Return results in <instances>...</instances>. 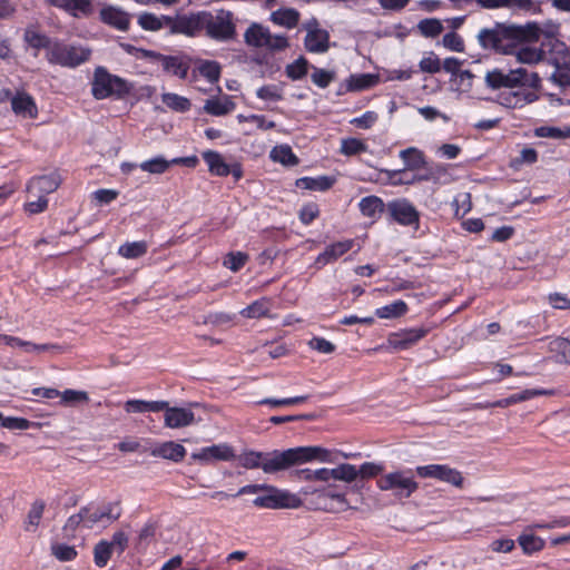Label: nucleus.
Wrapping results in <instances>:
<instances>
[{"label":"nucleus","mask_w":570,"mask_h":570,"mask_svg":"<svg viewBox=\"0 0 570 570\" xmlns=\"http://www.w3.org/2000/svg\"><path fill=\"white\" fill-rule=\"evenodd\" d=\"M534 26L497 22L491 28H483L478 33L479 45L485 50L509 55L515 45L524 43V39L535 38Z\"/></svg>","instance_id":"f257e3e1"},{"label":"nucleus","mask_w":570,"mask_h":570,"mask_svg":"<svg viewBox=\"0 0 570 570\" xmlns=\"http://www.w3.org/2000/svg\"><path fill=\"white\" fill-rule=\"evenodd\" d=\"M328 451L318 446L295 448L286 451H274L264 453L265 473H276L291 468L301 462H307L314 459L327 461Z\"/></svg>","instance_id":"f03ea898"},{"label":"nucleus","mask_w":570,"mask_h":570,"mask_svg":"<svg viewBox=\"0 0 570 570\" xmlns=\"http://www.w3.org/2000/svg\"><path fill=\"white\" fill-rule=\"evenodd\" d=\"M91 49L81 45L53 41L46 53L49 63L76 68L90 59Z\"/></svg>","instance_id":"7ed1b4c3"},{"label":"nucleus","mask_w":570,"mask_h":570,"mask_svg":"<svg viewBox=\"0 0 570 570\" xmlns=\"http://www.w3.org/2000/svg\"><path fill=\"white\" fill-rule=\"evenodd\" d=\"M376 487L381 491H391L395 498L407 499L419 489V483L412 470L407 469L382 474L376 481Z\"/></svg>","instance_id":"20e7f679"},{"label":"nucleus","mask_w":570,"mask_h":570,"mask_svg":"<svg viewBox=\"0 0 570 570\" xmlns=\"http://www.w3.org/2000/svg\"><path fill=\"white\" fill-rule=\"evenodd\" d=\"M131 87L122 78L111 75L104 67H97L91 82V94L98 99H106L111 96L124 97L129 94Z\"/></svg>","instance_id":"39448f33"},{"label":"nucleus","mask_w":570,"mask_h":570,"mask_svg":"<svg viewBox=\"0 0 570 570\" xmlns=\"http://www.w3.org/2000/svg\"><path fill=\"white\" fill-rule=\"evenodd\" d=\"M218 41H228L234 39L236 28L233 22V13L230 11L219 10L216 14L202 11V31Z\"/></svg>","instance_id":"423d86ee"},{"label":"nucleus","mask_w":570,"mask_h":570,"mask_svg":"<svg viewBox=\"0 0 570 570\" xmlns=\"http://www.w3.org/2000/svg\"><path fill=\"white\" fill-rule=\"evenodd\" d=\"M244 40L249 47L266 48L271 51H281L289 46L285 35H272L268 28L256 22L247 28Z\"/></svg>","instance_id":"0eeeda50"},{"label":"nucleus","mask_w":570,"mask_h":570,"mask_svg":"<svg viewBox=\"0 0 570 570\" xmlns=\"http://www.w3.org/2000/svg\"><path fill=\"white\" fill-rule=\"evenodd\" d=\"M253 504L257 508L277 510L297 509L303 502L297 494L267 484L264 492L254 499Z\"/></svg>","instance_id":"6e6552de"},{"label":"nucleus","mask_w":570,"mask_h":570,"mask_svg":"<svg viewBox=\"0 0 570 570\" xmlns=\"http://www.w3.org/2000/svg\"><path fill=\"white\" fill-rule=\"evenodd\" d=\"M527 76L528 71L524 68L510 69L508 72L495 68L485 73L484 81L487 87L493 90L514 89L524 86Z\"/></svg>","instance_id":"1a4fd4ad"},{"label":"nucleus","mask_w":570,"mask_h":570,"mask_svg":"<svg viewBox=\"0 0 570 570\" xmlns=\"http://www.w3.org/2000/svg\"><path fill=\"white\" fill-rule=\"evenodd\" d=\"M415 472L420 478L435 479L455 488L463 487L464 478L462 473L448 464L419 465L416 466Z\"/></svg>","instance_id":"9d476101"},{"label":"nucleus","mask_w":570,"mask_h":570,"mask_svg":"<svg viewBox=\"0 0 570 570\" xmlns=\"http://www.w3.org/2000/svg\"><path fill=\"white\" fill-rule=\"evenodd\" d=\"M167 26L170 35L196 37L202 32V11L169 16Z\"/></svg>","instance_id":"9b49d317"},{"label":"nucleus","mask_w":570,"mask_h":570,"mask_svg":"<svg viewBox=\"0 0 570 570\" xmlns=\"http://www.w3.org/2000/svg\"><path fill=\"white\" fill-rule=\"evenodd\" d=\"M311 494L312 504L317 510L327 512H343L350 509L345 495L335 493L330 489L315 490Z\"/></svg>","instance_id":"f8f14e48"},{"label":"nucleus","mask_w":570,"mask_h":570,"mask_svg":"<svg viewBox=\"0 0 570 570\" xmlns=\"http://www.w3.org/2000/svg\"><path fill=\"white\" fill-rule=\"evenodd\" d=\"M305 49L312 53H325L330 49V33L318 28L316 20L306 24Z\"/></svg>","instance_id":"ddd939ff"},{"label":"nucleus","mask_w":570,"mask_h":570,"mask_svg":"<svg viewBox=\"0 0 570 570\" xmlns=\"http://www.w3.org/2000/svg\"><path fill=\"white\" fill-rule=\"evenodd\" d=\"M191 459L205 464L214 461H230L236 459L234 449L226 444H214L207 448L200 449L198 452L191 454Z\"/></svg>","instance_id":"4468645a"},{"label":"nucleus","mask_w":570,"mask_h":570,"mask_svg":"<svg viewBox=\"0 0 570 570\" xmlns=\"http://www.w3.org/2000/svg\"><path fill=\"white\" fill-rule=\"evenodd\" d=\"M387 209L391 217L401 225L411 226L419 224V213L407 200H394L389 203Z\"/></svg>","instance_id":"2eb2a0df"},{"label":"nucleus","mask_w":570,"mask_h":570,"mask_svg":"<svg viewBox=\"0 0 570 570\" xmlns=\"http://www.w3.org/2000/svg\"><path fill=\"white\" fill-rule=\"evenodd\" d=\"M49 6L61 9L73 18L89 17L94 11L92 0H43Z\"/></svg>","instance_id":"dca6fc26"},{"label":"nucleus","mask_w":570,"mask_h":570,"mask_svg":"<svg viewBox=\"0 0 570 570\" xmlns=\"http://www.w3.org/2000/svg\"><path fill=\"white\" fill-rule=\"evenodd\" d=\"M428 334V330L424 327L404 330L397 333H393L389 337V344L394 350H405L417 343Z\"/></svg>","instance_id":"f3484780"},{"label":"nucleus","mask_w":570,"mask_h":570,"mask_svg":"<svg viewBox=\"0 0 570 570\" xmlns=\"http://www.w3.org/2000/svg\"><path fill=\"white\" fill-rule=\"evenodd\" d=\"M164 411V423L166 428L180 429L188 426L195 422V414L188 409L170 407L168 404L167 409H165Z\"/></svg>","instance_id":"a211bd4d"},{"label":"nucleus","mask_w":570,"mask_h":570,"mask_svg":"<svg viewBox=\"0 0 570 570\" xmlns=\"http://www.w3.org/2000/svg\"><path fill=\"white\" fill-rule=\"evenodd\" d=\"M151 56L161 65L164 71L180 79H185L187 77L189 62L184 58L177 56H165L155 52H153Z\"/></svg>","instance_id":"6ab92c4d"},{"label":"nucleus","mask_w":570,"mask_h":570,"mask_svg":"<svg viewBox=\"0 0 570 570\" xmlns=\"http://www.w3.org/2000/svg\"><path fill=\"white\" fill-rule=\"evenodd\" d=\"M354 246L353 239H344L333 244H330L325 247L324 252H322L315 261V264L318 266H325L330 263L337 261L340 257L345 255L348 250H351Z\"/></svg>","instance_id":"aec40b11"},{"label":"nucleus","mask_w":570,"mask_h":570,"mask_svg":"<svg viewBox=\"0 0 570 570\" xmlns=\"http://www.w3.org/2000/svg\"><path fill=\"white\" fill-rule=\"evenodd\" d=\"M82 514L85 517V527L94 528L95 524L106 521L108 524L116 521L120 513H114V507L108 504L104 508L91 509L88 507H83Z\"/></svg>","instance_id":"412c9836"},{"label":"nucleus","mask_w":570,"mask_h":570,"mask_svg":"<svg viewBox=\"0 0 570 570\" xmlns=\"http://www.w3.org/2000/svg\"><path fill=\"white\" fill-rule=\"evenodd\" d=\"M195 163L196 158H174L173 160H167L163 156H157L155 158L142 161L139 165V168L142 171H147L149 174L160 175L167 171L173 164L195 165Z\"/></svg>","instance_id":"4be33fe9"},{"label":"nucleus","mask_w":570,"mask_h":570,"mask_svg":"<svg viewBox=\"0 0 570 570\" xmlns=\"http://www.w3.org/2000/svg\"><path fill=\"white\" fill-rule=\"evenodd\" d=\"M509 55L514 56L519 63L531 66L543 61L546 58V52L542 48L533 47L529 43L515 45V48Z\"/></svg>","instance_id":"5701e85b"},{"label":"nucleus","mask_w":570,"mask_h":570,"mask_svg":"<svg viewBox=\"0 0 570 570\" xmlns=\"http://www.w3.org/2000/svg\"><path fill=\"white\" fill-rule=\"evenodd\" d=\"M99 14L104 23L109 24L120 31H125L129 27V14L120 8L106 6L100 10Z\"/></svg>","instance_id":"b1692460"},{"label":"nucleus","mask_w":570,"mask_h":570,"mask_svg":"<svg viewBox=\"0 0 570 570\" xmlns=\"http://www.w3.org/2000/svg\"><path fill=\"white\" fill-rule=\"evenodd\" d=\"M150 454L156 458L180 462L186 455V449L174 441H166L155 445L150 450Z\"/></svg>","instance_id":"393cba45"},{"label":"nucleus","mask_w":570,"mask_h":570,"mask_svg":"<svg viewBox=\"0 0 570 570\" xmlns=\"http://www.w3.org/2000/svg\"><path fill=\"white\" fill-rule=\"evenodd\" d=\"M61 184V177L57 173L32 178L28 184L30 193H38L46 196L53 193Z\"/></svg>","instance_id":"a878e982"},{"label":"nucleus","mask_w":570,"mask_h":570,"mask_svg":"<svg viewBox=\"0 0 570 570\" xmlns=\"http://www.w3.org/2000/svg\"><path fill=\"white\" fill-rule=\"evenodd\" d=\"M553 394H554L553 390H540V389L524 390L520 393L512 394L509 397L498 400V401L489 404V406L508 407L515 403L524 402V401H528V400L533 399L539 395H553ZM478 407H482V406L478 405ZM484 407H488V405H485Z\"/></svg>","instance_id":"bb28decb"},{"label":"nucleus","mask_w":570,"mask_h":570,"mask_svg":"<svg viewBox=\"0 0 570 570\" xmlns=\"http://www.w3.org/2000/svg\"><path fill=\"white\" fill-rule=\"evenodd\" d=\"M167 405V401L128 400L124 407L127 413H146L164 411Z\"/></svg>","instance_id":"cd10ccee"},{"label":"nucleus","mask_w":570,"mask_h":570,"mask_svg":"<svg viewBox=\"0 0 570 570\" xmlns=\"http://www.w3.org/2000/svg\"><path fill=\"white\" fill-rule=\"evenodd\" d=\"M384 203L377 196H366L358 203V208L364 217L377 220L384 212Z\"/></svg>","instance_id":"c85d7f7f"},{"label":"nucleus","mask_w":570,"mask_h":570,"mask_svg":"<svg viewBox=\"0 0 570 570\" xmlns=\"http://www.w3.org/2000/svg\"><path fill=\"white\" fill-rule=\"evenodd\" d=\"M538 98L539 97L534 91L515 90L502 97V105L508 108H522L528 104L537 101Z\"/></svg>","instance_id":"c756f323"},{"label":"nucleus","mask_w":570,"mask_h":570,"mask_svg":"<svg viewBox=\"0 0 570 570\" xmlns=\"http://www.w3.org/2000/svg\"><path fill=\"white\" fill-rule=\"evenodd\" d=\"M299 12L294 8H282L271 13V21L277 26L293 29L298 24Z\"/></svg>","instance_id":"7c9ffc66"},{"label":"nucleus","mask_w":570,"mask_h":570,"mask_svg":"<svg viewBox=\"0 0 570 570\" xmlns=\"http://www.w3.org/2000/svg\"><path fill=\"white\" fill-rule=\"evenodd\" d=\"M236 105L233 99L228 96L224 98H210L207 99L204 105V110L213 116H224L235 109Z\"/></svg>","instance_id":"2f4dec72"},{"label":"nucleus","mask_w":570,"mask_h":570,"mask_svg":"<svg viewBox=\"0 0 570 570\" xmlns=\"http://www.w3.org/2000/svg\"><path fill=\"white\" fill-rule=\"evenodd\" d=\"M11 107L17 115L29 118H35L37 116V107L29 95L19 94L14 96L11 100Z\"/></svg>","instance_id":"473e14b6"},{"label":"nucleus","mask_w":570,"mask_h":570,"mask_svg":"<svg viewBox=\"0 0 570 570\" xmlns=\"http://www.w3.org/2000/svg\"><path fill=\"white\" fill-rule=\"evenodd\" d=\"M518 543L525 554L539 552L546 546V541L542 538L535 535L533 532L528 531L527 529H524V531L519 535Z\"/></svg>","instance_id":"72a5a7b5"},{"label":"nucleus","mask_w":570,"mask_h":570,"mask_svg":"<svg viewBox=\"0 0 570 570\" xmlns=\"http://www.w3.org/2000/svg\"><path fill=\"white\" fill-rule=\"evenodd\" d=\"M169 16H157L151 12H144L138 17V24L147 31H159L163 29L168 30Z\"/></svg>","instance_id":"f704fd0d"},{"label":"nucleus","mask_w":570,"mask_h":570,"mask_svg":"<svg viewBox=\"0 0 570 570\" xmlns=\"http://www.w3.org/2000/svg\"><path fill=\"white\" fill-rule=\"evenodd\" d=\"M334 183L335 179L327 176L302 177L296 180V186L301 189L324 191L330 189Z\"/></svg>","instance_id":"c9c22d12"},{"label":"nucleus","mask_w":570,"mask_h":570,"mask_svg":"<svg viewBox=\"0 0 570 570\" xmlns=\"http://www.w3.org/2000/svg\"><path fill=\"white\" fill-rule=\"evenodd\" d=\"M203 158L212 174L217 176H227L230 173L229 166L225 163L219 153L208 150L203 153Z\"/></svg>","instance_id":"e433bc0d"},{"label":"nucleus","mask_w":570,"mask_h":570,"mask_svg":"<svg viewBox=\"0 0 570 570\" xmlns=\"http://www.w3.org/2000/svg\"><path fill=\"white\" fill-rule=\"evenodd\" d=\"M377 77L371 73L352 75L346 79V91H360L373 87Z\"/></svg>","instance_id":"4c0bfd02"},{"label":"nucleus","mask_w":570,"mask_h":570,"mask_svg":"<svg viewBox=\"0 0 570 570\" xmlns=\"http://www.w3.org/2000/svg\"><path fill=\"white\" fill-rule=\"evenodd\" d=\"M400 158L404 161L405 169H419L426 164L423 151L415 147L401 150Z\"/></svg>","instance_id":"58836bf2"},{"label":"nucleus","mask_w":570,"mask_h":570,"mask_svg":"<svg viewBox=\"0 0 570 570\" xmlns=\"http://www.w3.org/2000/svg\"><path fill=\"white\" fill-rule=\"evenodd\" d=\"M269 157L273 161L279 163L284 166H295L298 164V158L288 145L275 146L271 150Z\"/></svg>","instance_id":"ea45409f"},{"label":"nucleus","mask_w":570,"mask_h":570,"mask_svg":"<svg viewBox=\"0 0 570 570\" xmlns=\"http://www.w3.org/2000/svg\"><path fill=\"white\" fill-rule=\"evenodd\" d=\"M271 307L272 304L268 298H261L243 308L240 315L247 318H261L268 315Z\"/></svg>","instance_id":"a19ab883"},{"label":"nucleus","mask_w":570,"mask_h":570,"mask_svg":"<svg viewBox=\"0 0 570 570\" xmlns=\"http://www.w3.org/2000/svg\"><path fill=\"white\" fill-rule=\"evenodd\" d=\"M148 246L145 240L125 243L118 248V254L127 259L139 258L147 253Z\"/></svg>","instance_id":"79ce46f5"},{"label":"nucleus","mask_w":570,"mask_h":570,"mask_svg":"<svg viewBox=\"0 0 570 570\" xmlns=\"http://www.w3.org/2000/svg\"><path fill=\"white\" fill-rule=\"evenodd\" d=\"M407 312V305L404 301H394L393 303L382 306L375 311L380 318H396Z\"/></svg>","instance_id":"37998d69"},{"label":"nucleus","mask_w":570,"mask_h":570,"mask_svg":"<svg viewBox=\"0 0 570 570\" xmlns=\"http://www.w3.org/2000/svg\"><path fill=\"white\" fill-rule=\"evenodd\" d=\"M45 502L36 500L28 512L27 520L24 523L26 531L33 532L38 528L40 520L45 511Z\"/></svg>","instance_id":"c03bdc74"},{"label":"nucleus","mask_w":570,"mask_h":570,"mask_svg":"<svg viewBox=\"0 0 570 570\" xmlns=\"http://www.w3.org/2000/svg\"><path fill=\"white\" fill-rule=\"evenodd\" d=\"M161 101L171 110L185 112L190 109V101L186 97L173 92H166L161 96Z\"/></svg>","instance_id":"a18cd8bd"},{"label":"nucleus","mask_w":570,"mask_h":570,"mask_svg":"<svg viewBox=\"0 0 570 570\" xmlns=\"http://www.w3.org/2000/svg\"><path fill=\"white\" fill-rule=\"evenodd\" d=\"M505 9L512 13H539L541 11L540 3L534 0H507Z\"/></svg>","instance_id":"49530a36"},{"label":"nucleus","mask_w":570,"mask_h":570,"mask_svg":"<svg viewBox=\"0 0 570 570\" xmlns=\"http://www.w3.org/2000/svg\"><path fill=\"white\" fill-rule=\"evenodd\" d=\"M417 30L425 38H435L443 31L442 22L436 18H426L417 23Z\"/></svg>","instance_id":"de8ad7c7"},{"label":"nucleus","mask_w":570,"mask_h":570,"mask_svg":"<svg viewBox=\"0 0 570 570\" xmlns=\"http://www.w3.org/2000/svg\"><path fill=\"white\" fill-rule=\"evenodd\" d=\"M332 479L351 483L358 476V471L355 465L343 463L334 469H331Z\"/></svg>","instance_id":"09e8293b"},{"label":"nucleus","mask_w":570,"mask_h":570,"mask_svg":"<svg viewBox=\"0 0 570 570\" xmlns=\"http://www.w3.org/2000/svg\"><path fill=\"white\" fill-rule=\"evenodd\" d=\"M237 460L245 469H264V452L246 451L238 455Z\"/></svg>","instance_id":"8fccbe9b"},{"label":"nucleus","mask_w":570,"mask_h":570,"mask_svg":"<svg viewBox=\"0 0 570 570\" xmlns=\"http://www.w3.org/2000/svg\"><path fill=\"white\" fill-rule=\"evenodd\" d=\"M523 26H534L535 27V38L533 39H524V43H532L539 41L541 36L546 38H554L559 32V27L554 23H544L540 24L538 22H527Z\"/></svg>","instance_id":"3c124183"},{"label":"nucleus","mask_w":570,"mask_h":570,"mask_svg":"<svg viewBox=\"0 0 570 570\" xmlns=\"http://www.w3.org/2000/svg\"><path fill=\"white\" fill-rule=\"evenodd\" d=\"M550 350L558 355V362L570 363V341L563 337H558L550 343Z\"/></svg>","instance_id":"603ef678"},{"label":"nucleus","mask_w":570,"mask_h":570,"mask_svg":"<svg viewBox=\"0 0 570 570\" xmlns=\"http://www.w3.org/2000/svg\"><path fill=\"white\" fill-rule=\"evenodd\" d=\"M112 550L110 548V544L107 540L99 541L95 548H94V561L95 564L99 568H104L110 557H111Z\"/></svg>","instance_id":"864d4df0"},{"label":"nucleus","mask_w":570,"mask_h":570,"mask_svg":"<svg viewBox=\"0 0 570 570\" xmlns=\"http://www.w3.org/2000/svg\"><path fill=\"white\" fill-rule=\"evenodd\" d=\"M308 69V61L304 57H299L294 62L286 66V76L292 80H299L306 73Z\"/></svg>","instance_id":"5fc2aeb1"},{"label":"nucleus","mask_w":570,"mask_h":570,"mask_svg":"<svg viewBox=\"0 0 570 570\" xmlns=\"http://www.w3.org/2000/svg\"><path fill=\"white\" fill-rule=\"evenodd\" d=\"M336 77L335 71L313 67L311 80L320 88H326Z\"/></svg>","instance_id":"6e6d98bb"},{"label":"nucleus","mask_w":570,"mask_h":570,"mask_svg":"<svg viewBox=\"0 0 570 570\" xmlns=\"http://www.w3.org/2000/svg\"><path fill=\"white\" fill-rule=\"evenodd\" d=\"M249 259L248 255L243 252H230L224 258V266L232 272H238Z\"/></svg>","instance_id":"4d7b16f0"},{"label":"nucleus","mask_w":570,"mask_h":570,"mask_svg":"<svg viewBox=\"0 0 570 570\" xmlns=\"http://www.w3.org/2000/svg\"><path fill=\"white\" fill-rule=\"evenodd\" d=\"M367 146L357 138H346L341 142L340 151L345 156H354L360 153L366 151Z\"/></svg>","instance_id":"13d9d810"},{"label":"nucleus","mask_w":570,"mask_h":570,"mask_svg":"<svg viewBox=\"0 0 570 570\" xmlns=\"http://www.w3.org/2000/svg\"><path fill=\"white\" fill-rule=\"evenodd\" d=\"M24 40L33 48H46L47 51H49V47L53 42L47 36L31 29L26 30Z\"/></svg>","instance_id":"bf43d9fd"},{"label":"nucleus","mask_w":570,"mask_h":570,"mask_svg":"<svg viewBox=\"0 0 570 570\" xmlns=\"http://www.w3.org/2000/svg\"><path fill=\"white\" fill-rule=\"evenodd\" d=\"M419 67L422 72L436 73L441 70V60L433 51H430L421 59Z\"/></svg>","instance_id":"052dcab7"},{"label":"nucleus","mask_w":570,"mask_h":570,"mask_svg":"<svg viewBox=\"0 0 570 570\" xmlns=\"http://www.w3.org/2000/svg\"><path fill=\"white\" fill-rule=\"evenodd\" d=\"M535 135L538 137H547L553 139H563L570 137V128H558V127H549L543 126L535 129Z\"/></svg>","instance_id":"680f3d73"},{"label":"nucleus","mask_w":570,"mask_h":570,"mask_svg":"<svg viewBox=\"0 0 570 570\" xmlns=\"http://www.w3.org/2000/svg\"><path fill=\"white\" fill-rule=\"evenodd\" d=\"M199 72L203 77H205L210 83L218 81L220 77V67L215 61H205L199 67Z\"/></svg>","instance_id":"e2e57ef3"},{"label":"nucleus","mask_w":570,"mask_h":570,"mask_svg":"<svg viewBox=\"0 0 570 570\" xmlns=\"http://www.w3.org/2000/svg\"><path fill=\"white\" fill-rule=\"evenodd\" d=\"M52 554L60 561H71L77 557V551L73 547L58 543L51 547Z\"/></svg>","instance_id":"0e129e2a"},{"label":"nucleus","mask_w":570,"mask_h":570,"mask_svg":"<svg viewBox=\"0 0 570 570\" xmlns=\"http://www.w3.org/2000/svg\"><path fill=\"white\" fill-rule=\"evenodd\" d=\"M59 396L61 397V402L67 405H75L77 403H86L89 401L88 394L83 391L66 390L60 392Z\"/></svg>","instance_id":"69168bd1"},{"label":"nucleus","mask_w":570,"mask_h":570,"mask_svg":"<svg viewBox=\"0 0 570 570\" xmlns=\"http://www.w3.org/2000/svg\"><path fill=\"white\" fill-rule=\"evenodd\" d=\"M256 95L263 100L278 101L283 99L282 90L275 85L261 87Z\"/></svg>","instance_id":"338daca9"},{"label":"nucleus","mask_w":570,"mask_h":570,"mask_svg":"<svg viewBox=\"0 0 570 570\" xmlns=\"http://www.w3.org/2000/svg\"><path fill=\"white\" fill-rule=\"evenodd\" d=\"M550 80L560 87L570 85V70L566 66L557 65Z\"/></svg>","instance_id":"774afa93"}]
</instances>
